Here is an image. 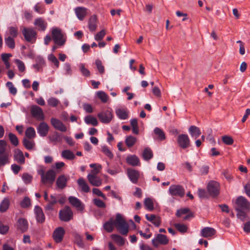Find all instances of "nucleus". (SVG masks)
<instances>
[{
    "instance_id": "34",
    "label": "nucleus",
    "mask_w": 250,
    "mask_h": 250,
    "mask_svg": "<svg viewBox=\"0 0 250 250\" xmlns=\"http://www.w3.org/2000/svg\"><path fill=\"white\" fill-rule=\"evenodd\" d=\"M84 120L85 123L87 125H91L93 126H97L98 125V122L97 119L91 115L85 116Z\"/></svg>"
},
{
    "instance_id": "18",
    "label": "nucleus",
    "mask_w": 250,
    "mask_h": 250,
    "mask_svg": "<svg viewBox=\"0 0 250 250\" xmlns=\"http://www.w3.org/2000/svg\"><path fill=\"white\" fill-rule=\"evenodd\" d=\"M37 130L41 136L44 137L47 135L48 132L49 126L45 122H42L39 124Z\"/></svg>"
},
{
    "instance_id": "63",
    "label": "nucleus",
    "mask_w": 250,
    "mask_h": 250,
    "mask_svg": "<svg viewBox=\"0 0 250 250\" xmlns=\"http://www.w3.org/2000/svg\"><path fill=\"white\" fill-rule=\"evenodd\" d=\"M93 202L94 204L99 208H104L105 207V203L99 199H94Z\"/></svg>"
},
{
    "instance_id": "40",
    "label": "nucleus",
    "mask_w": 250,
    "mask_h": 250,
    "mask_svg": "<svg viewBox=\"0 0 250 250\" xmlns=\"http://www.w3.org/2000/svg\"><path fill=\"white\" fill-rule=\"evenodd\" d=\"M10 205L9 200L5 198L1 202L0 204V212H5L9 208Z\"/></svg>"
},
{
    "instance_id": "30",
    "label": "nucleus",
    "mask_w": 250,
    "mask_h": 250,
    "mask_svg": "<svg viewBox=\"0 0 250 250\" xmlns=\"http://www.w3.org/2000/svg\"><path fill=\"white\" fill-rule=\"evenodd\" d=\"M48 204L45 207L46 210H52L54 209V205L57 203V197L55 195H51L50 199L48 201Z\"/></svg>"
},
{
    "instance_id": "14",
    "label": "nucleus",
    "mask_w": 250,
    "mask_h": 250,
    "mask_svg": "<svg viewBox=\"0 0 250 250\" xmlns=\"http://www.w3.org/2000/svg\"><path fill=\"white\" fill-rule=\"evenodd\" d=\"M177 142L180 146L183 149L187 148L190 146V140L187 134L179 135L177 138Z\"/></svg>"
},
{
    "instance_id": "42",
    "label": "nucleus",
    "mask_w": 250,
    "mask_h": 250,
    "mask_svg": "<svg viewBox=\"0 0 250 250\" xmlns=\"http://www.w3.org/2000/svg\"><path fill=\"white\" fill-rule=\"evenodd\" d=\"M26 138L28 139H33L36 137V132L32 127H28L25 132Z\"/></svg>"
},
{
    "instance_id": "23",
    "label": "nucleus",
    "mask_w": 250,
    "mask_h": 250,
    "mask_svg": "<svg viewBox=\"0 0 250 250\" xmlns=\"http://www.w3.org/2000/svg\"><path fill=\"white\" fill-rule=\"evenodd\" d=\"M89 182L93 186L99 187L102 185V180L97 175H87Z\"/></svg>"
},
{
    "instance_id": "35",
    "label": "nucleus",
    "mask_w": 250,
    "mask_h": 250,
    "mask_svg": "<svg viewBox=\"0 0 250 250\" xmlns=\"http://www.w3.org/2000/svg\"><path fill=\"white\" fill-rule=\"evenodd\" d=\"M89 166L93 169L91 170L90 173L88 175H92V176L97 175L100 172L102 168V166L100 164H91Z\"/></svg>"
},
{
    "instance_id": "59",
    "label": "nucleus",
    "mask_w": 250,
    "mask_h": 250,
    "mask_svg": "<svg viewBox=\"0 0 250 250\" xmlns=\"http://www.w3.org/2000/svg\"><path fill=\"white\" fill-rule=\"evenodd\" d=\"M237 211V216L241 221H244L247 217V212L246 210H236Z\"/></svg>"
},
{
    "instance_id": "37",
    "label": "nucleus",
    "mask_w": 250,
    "mask_h": 250,
    "mask_svg": "<svg viewBox=\"0 0 250 250\" xmlns=\"http://www.w3.org/2000/svg\"><path fill=\"white\" fill-rule=\"evenodd\" d=\"M61 156L62 158L71 160L75 158L74 154L70 150H64L62 152Z\"/></svg>"
},
{
    "instance_id": "58",
    "label": "nucleus",
    "mask_w": 250,
    "mask_h": 250,
    "mask_svg": "<svg viewBox=\"0 0 250 250\" xmlns=\"http://www.w3.org/2000/svg\"><path fill=\"white\" fill-rule=\"evenodd\" d=\"M40 62L39 63L35 64L33 67L37 71H39L42 69V67L45 64V61L42 59H39Z\"/></svg>"
},
{
    "instance_id": "57",
    "label": "nucleus",
    "mask_w": 250,
    "mask_h": 250,
    "mask_svg": "<svg viewBox=\"0 0 250 250\" xmlns=\"http://www.w3.org/2000/svg\"><path fill=\"white\" fill-rule=\"evenodd\" d=\"M32 178V176L27 173H24L22 175V179L26 184L30 183Z\"/></svg>"
},
{
    "instance_id": "33",
    "label": "nucleus",
    "mask_w": 250,
    "mask_h": 250,
    "mask_svg": "<svg viewBox=\"0 0 250 250\" xmlns=\"http://www.w3.org/2000/svg\"><path fill=\"white\" fill-rule=\"evenodd\" d=\"M97 27V17L95 15L92 16L88 21V28L91 31H94Z\"/></svg>"
},
{
    "instance_id": "36",
    "label": "nucleus",
    "mask_w": 250,
    "mask_h": 250,
    "mask_svg": "<svg viewBox=\"0 0 250 250\" xmlns=\"http://www.w3.org/2000/svg\"><path fill=\"white\" fill-rule=\"evenodd\" d=\"M137 139L132 135L128 136L125 140V143L128 147L133 146L137 142Z\"/></svg>"
},
{
    "instance_id": "64",
    "label": "nucleus",
    "mask_w": 250,
    "mask_h": 250,
    "mask_svg": "<svg viewBox=\"0 0 250 250\" xmlns=\"http://www.w3.org/2000/svg\"><path fill=\"white\" fill-rule=\"evenodd\" d=\"M189 212V209L188 208H182L177 211L176 215L177 217H181L183 214H186Z\"/></svg>"
},
{
    "instance_id": "52",
    "label": "nucleus",
    "mask_w": 250,
    "mask_h": 250,
    "mask_svg": "<svg viewBox=\"0 0 250 250\" xmlns=\"http://www.w3.org/2000/svg\"><path fill=\"white\" fill-rule=\"evenodd\" d=\"M101 151L103 153H104L106 156H107L110 159H112L113 157V154L109 150V149L107 147V146H102Z\"/></svg>"
},
{
    "instance_id": "62",
    "label": "nucleus",
    "mask_w": 250,
    "mask_h": 250,
    "mask_svg": "<svg viewBox=\"0 0 250 250\" xmlns=\"http://www.w3.org/2000/svg\"><path fill=\"white\" fill-rule=\"evenodd\" d=\"M48 60L52 62L57 67H59V62L54 55L50 54L48 56Z\"/></svg>"
},
{
    "instance_id": "16",
    "label": "nucleus",
    "mask_w": 250,
    "mask_h": 250,
    "mask_svg": "<svg viewBox=\"0 0 250 250\" xmlns=\"http://www.w3.org/2000/svg\"><path fill=\"white\" fill-rule=\"evenodd\" d=\"M127 175L130 181L133 183H137L138 179L140 177V173L138 170H135L134 169H128Z\"/></svg>"
},
{
    "instance_id": "29",
    "label": "nucleus",
    "mask_w": 250,
    "mask_h": 250,
    "mask_svg": "<svg viewBox=\"0 0 250 250\" xmlns=\"http://www.w3.org/2000/svg\"><path fill=\"white\" fill-rule=\"evenodd\" d=\"M34 24L38 27L39 30L44 31L47 27V23L42 18H38L35 20Z\"/></svg>"
},
{
    "instance_id": "54",
    "label": "nucleus",
    "mask_w": 250,
    "mask_h": 250,
    "mask_svg": "<svg viewBox=\"0 0 250 250\" xmlns=\"http://www.w3.org/2000/svg\"><path fill=\"white\" fill-rule=\"evenodd\" d=\"M144 204H145V206H146V208L147 209H148L149 210H152L153 209V208H154L153 203L152 200L150 198H146L145 200Z\"/></svg>"
},
{
    "instance_id": "24",
    "label": "nucleus",
    "mask_w": 250,
    "mask_h": 250,
    "mask_svg": "<svg viewBox=\"0 0 250 250\" xmlns=\"http://www.w3.org/2000/svg\"><path fill=\"white\" fill-rule=\"evenodd\" d=\"M115 113L117 117L121 120L127 119L128 117L129 111L126 108H119L116 110Z\"/></svg>"
},
{
    "instance_id": "53",
    "label": "nucleus",
    "mask_w": 250,
    "mask_h": 250,
    "mask_svg": "<svg viewBox=\"0 0 250 250\" xmlns=\"http://www.w3.org/2000/svg\"><path fill=\"white\" fill-rule=\"evenodd\" d=\"M6 86L8 88L9 92L13 95H15L17 94V88L14 86L13 83L11 82H8L6 83Z\"/></svg>"
},
{
    "instance_id": "60",
    "label": "nucleus",
    "mask_w": 250,
    "mask_h": 250,
    "mask_svg": "<svg viewBox=\"0 0 250 250\" xmlns=\"http://www.w3.org/2000/svg\"><path fill=\"white\" fill-rule=\"evenodd\" d=\"M223 142L227 145H231L233 143L232 138L229 136H224L222 137Z\"/></svg>"
},
{
    "instance_id": "6",
    "label": "nucleus",
    "mask_w": 250,
    "mask_h": 250,
    "mask_svg": "<svg viewBox=\"0 0 250 250\" xmlns=\"http://www.w3.org/2000/svg\"><path fill=\"white\" fill-rule=\"evenodd\" d=\"M22 33L25 40L29 42H35L37 39V32L33 28L24 27L22 30Z\"/></svg>"
},
{
    "instance_id": "31",
    "label": "nucleus",
    "mask_w": 250,
    "mask_h": 250,
    "mask_svg": "<svg viewBox=\"0 0 250 250\" xmlns=\"http://www.w3.org/2000/svg\"><path fill=\"white\" fill-rule=\"evenodd\" d=\"M77 183L83 191L84 192H88L89 191L90 188L83 178H79L77 180Z\"/></svg>"
},
{
    "instance_id": "28",
    "label": "nucleus",
    "mask_w": 250,
    "mask_h": 250,
    "mask_svg": "<svg viewBox=\"0 0 250 250\" xmlns=\"http://www.w3.org/2000/svg\"><path fill=\"white\" fill-rule=\"evenodd\" d=\"M146 219L153 223L156 227H159L161 224V220L159 217L154 214H146Z\"/></svg>"
},
{
    "instance_id": "12",
    "label": "nucleus",
    "mask_w": 250,
    "mask_h": 250,
    "mask_svg": "<svg viewBox=\"0 0 250 250\" xmlns=\"http://www.w3.org/2000/svg\"><path fill=\"white\" fill-rule=\"evenodd\" d=\"M31 113L32 116L38 120H43L44 119V116L42 109L36 105L31 106Z\"/></svg>"
},
{
    "instance_id": "48",
    "label": "nucleus",
    "mask_w": 250,
    "mask_h": 250,
    "mask_svg": "<svg viewBox=\"0 0 250 250\" xmlns=\"http://www.w3.org/2000/svg\"><path fill=\"white\" fill-rule=\"evenodd\" d=\"M74 237L75 239V242L77 244V245L80 248H83L84 247V244L83 242L82 236L78 233H75Z\"/></svg>"
},
{
    "instance_id": "11",
    "label": "nucleus",
    "mask_w": 250,
    "mask_h": 250,
    "mask_svg": "<svg viewBox=\"0 0 250 250\" xmlns=\"http://www.w3.org/2000/svg\"><path fill=\"white\" fill-rule=\"evenodd\" d=\"M168 239L167 236L162 234H158L152 240V243L154 247H157L159 245H166L168 243Z\"/></svg>"
},
{
    "instance_id": "51",
    "label": "nucleus",
    "mask_w": 250,
    "mask_h": 250,
    "mask_svg": "<svg viewBox=\"0 0 250 250\" xmlns=\"http://www.w3.org/2000/svg\"><path fill=\"white\" fill-rule=\"evenodd\" d=\"M9 140L11 144L14 146H17L19 145V140L17 137L13 133H10L8 134Z\"/></svg>"
},
{
    "instance_id": "32",
    "label": "nucleus",
    "mask_w": 250,
    "mask_h": 250,
    "mask_svg": "<svg viewBox=\"0 0 250 250\" xmlns=\"http://www.w3.org/2000/svg\"><path fill=\"white\" fill-rule=\"evenodd\" d=\"M188 131L191 136L194 137L195 139L198 138L201 133L199 128L195 125L190 126Z\"/></svg>"
},
{
    "instance_id": "56",
    "label": "nucleus",
    "mask_w": 250,
    "mask_h": 250,
    "mask_svg": "<svg viewBox=\"0 0 250 250\" xmlns=\"http://www.w3.org/2000/svg\"><path fill=\"white\" fill-rule=\"evenodd\" d=\"M98 97L103 103H106L108 100V96L105 92L103 91H99L97 93Z\"/></svg>"
},
{
    "instance_id": "26",
    "label": "nucleus",
    "mask_w": 250,
    "mask_h": 250,
    "mask_svg": "<svg viewBox=\"0 0 250 250\" xmlns=\"http://www.w3.org/2000/svg\"><path fill=\"white\" fill-rule=\"evenodd\" d=\"M18 228L22 232H25L28 228L27 221L24 218H20L18 221Z\"/></svg>"
},
{
    "instance_id": "27",
    "label": "nucleus",
    "mask_w": 250,
    "mask_h": 250,
    "mask_svg": "<svg viewBox=\"0 0 250 250\" xmlns=\"http://www.w3.org/2000/svg\"><path fill=\"white\" fill-rule=\"evenodd\" d=\"M126 160L127 164L132 166H137L140 164L139 158L135 155L127 156Z\"/></svg>"
},
{
    "instance_id": "38",
    "label": "nucleus",
    "mask_w": 250,
    "mask_h": 250,
    "mask_svg": "<svg viewBox=\"0 0 250 250\" xmlns=\"http://www.w3.org/2000/svg\"><path fill=\"white\" fill-rule=\"evenodd\" d=\"M62 137L57 132H55L52 135L48 136V139L51 143H61Z\"/></svg>"
},
{
    "instance_id": "44",
    "label": "nucleus",
    "mask_w": 250,
    "mask_h": 250,
    "mask_svg": "<svg viewBox=\"0 0 250 250\" xmlns=\"http://www.w3.org/2000/svg\"><path fill=\"white\" fill-rule=\"evenodd\" d=\"M112 239L117 243V244L120 246H122L125 244V239L120 236V235L117 234H112L111 236Z\"/></svg>"
},
{
    "instance_id": "43",
    "label": "nucleus",
    "mask_w": 250,
    "mask_h": 250,
    "mask_svg": "<svg viewBox=\"0 0 250 250\" xmlns=\"http://www.w3.org/2000/svg\"><path fill=\"white\" fill-rule=\"evenodd\" d=\"M155 134L157 136V139L160 141L164 140L166 139L164 132L160 128L156 127L154 130Z\"/></svg>"
},
{
    "instance_id": "22",
    "label": "nucleus",
    "mask_w": 250,
    "mask_h": 250,
    "mask_svg": "<svg viewBox=\"0 0 250 250\" xmlns=\"http://www.w3.org/2000/svg\"><path fill=\"white\" fill-rule=\"evenodd\" d=\"M69 203L75 208L79 210H82L83 206L81 201L77 198L74 196H70L68 198Z\"/></svg>"
},
{
    "instance_id": "8",
    "label": "nucleus",
    "mask_w": 250,
    "mask_h": 250,
    "mask_svg": "<svg viewBox=\"0 0 250 250\" xmlns=\"http://www.w3.org/2000/svg\"><path fill=\"white\" fill-rule=\"evenodd\" d=\"M169 193L172 196L183 197L185 195V189L183 187L178 185H171L168 189Z\"/></svg>"
},
{
    "instance_id": "13",
    "label": "nucleus",
    "mask_w": 250,
    "mask_h": 250,
    "mask_svg": "<svg viewBox=\"0 0 250 250\" xmlns=\"http://www.w3.org/2000/svg\"><path fill=\"white\" fill-rule=\"evenodd\" d=\"M65 230L62 227H60L56 228L53 233V238L55 242L59 243L61 242L63 238Z\"/></svg>"
},
{
    "instance_id": "2",
    "label": "nucleus",
    "mask_w": 250,
    "mask_h": 250,
    "mask_svg": "<svg viewBox=\"0 0 250 250\" xmlns=\"http://www.w3.org/2000/svg\"><path fill=\"white\" fill-rule=\"evenodd\" d=\"M38 173L41 175V182L43 184H52L55 181L56 173L53 169H49L46 173L43 170H40Z\"/></svg>"
},
{
    "instance_id": "5",
    "label": "nucleus",
    "mask_w": 250,
    "mask_h": 250,
    "mask_svg": "<svg viewBox=\"0 0 250 250\" xmlns=\"http://www.w3.org/2000/svg\"><path fill=\"white\" fill-rule=\"evenodd\" d=\"M52 39L55 44L62 46L65 42V39L62 31L58 28H53L52 29Z\"/></svg>"
},
{
    "instance_id": "49",
    "label": "nucleus",
    "mask_w": 250,
    "mask_h": 250,
    "mask_svg": "<svg viewBox=\"0 0 250 250\" xmlns=\"http://www.w3.org/2000/svg\"><path fill=\"white\" fill-rule=\"evenodd\" d=\"M48 104L52 107H55L60 104V101L56 98L51 97L47 100Z\"/></svg>"
},
{
    "instance_id": "10",
    "label": "nucleus",
    "mask_w": 250,
    "mask_h": 250,
    "mask_svg": "<svg viewBox=\"0 0 250 250\" xmlns=\"http://www.w3.org/2000/svg\"><path fill=\"white\" fill-rule=\"evenodd\" d=\"M97 116L100 121L104 124L110 123L113 118L112 113L110 110L102 111L98 114Z\"/></svg>"
},
{
    "instance_id": "61",
    "label": "nucleus",
    "mask_w": 250,
    "mask_h": 250,
    "mask_svg": "<svg viewBox=\"0 0 250 250\" xmlns=\"http://www.w3.org/2000/svg\"><path fill=\"white\" fill-rule=\"evenodd\" d=\"M80 70L82 74L86 77H88L90 75V71L84 67V64H80Z\"/></svg>"
},
{
    "instance_id": "3",
    "label": "nucleus",
    "mask_w": 250,
    "mask_h": 250,
    "mask_svg": "<svg viewBox=\"0 0 250 250\" xmlns=\"http://www.w3.org/2000/svg\"><path fill=\"white\" fill-rule=\"evenodd\" d=\"M7 143L3 140H0V167L9 163V154L7 152Z\"/></svg>"
},
{
    "instance_id": "19",
    "label": "nucleus",
    "mask_w": 250,
    "mask_h": 250,
    "mask_svg": "<svg viewBox=\"0 0 250 250\" xmlns=\"http://www.w3.org/2000/svg\"><path fill=\"white\" fill-rule=\"evenodd\" d=\"M36 218L38 223H42L45 221V216L43 211L39 206H36L34 209Z\"/></svg>"
},
{
    "instance_id": "20",
    "label": "nucleus",
    "mask_w": 250,
    "mask_h": 250,
    "mask_svg": "<svg viewBox=\"0 0 250 250\" xmlns=\"http://www.w3.org/2000/svg\"><path fill=\"white\" fill-rule=\"evenodd\" d=\"M14 159L18 163L22 165L25 163V158L22 152L19 149L14 150Z\"/></svg>"
},
{
    "instance_id": "7",
    "label": "nucleus",
    "mask_w": 250,
    "mask_h": 250,
    "mask_svg": "<svg viewBox=\"0 0 250 250\" xmlns=\"http://www.w3.org/2000/svg\"><path fill=\"white\" fill-rule=\"evenodd\" d=\"M59 217L61 220L64 222H68L73 218V212L71 209L68 206H65L59 212Z\"/></svg>"
},
{
    "instance_id": "4",
    "label": "nucleus",
    "mask_w": 250,
    "mask_h": 250,
    "mask_svg": "<svg viewBox=\"0 0 250 250\" xmlns=\"http://www.w3.org/2000/svg\"><path fill=\"white\" fill-rule=\"evenodd\" d=\"M236 210H250V202L245 197L239 196L235 201L234 206Z\"/></svg>"
},
{
    "instance_id": "46",
    "label": "nucleus",
    "mask_w": 250,
    "mask_h": 250,
    "mask_svg": "<svg viewBox=\"0 0 250 250\" xmlns=\"http://www.w3.org/2000/svg\"><path fill=\"white\" fill-rule=\"evenodd\" d=\"M9 33H6V36H10L12 38H16L18 34V29L17 27L11 26L8 28Z\"/></svg>"
},
{
    "instance_id": "50",
    "label": "nucleus",
    "mask_w": 250,
    "mask_h": 250,
    "mask_svg": "<svg viewBox=\"0 0 250 250\" xmlns=\"http://www.w3.org/2000/svg\"><path fill=\"white\" fill-rule=\"evenodd\" d=\"M174 226L179 231H180L181 233H185L187 232L188 230V227L185 224L176 223L174 224Z\"/></svg>"
},
{
    "instance_id": "41",
    "label": "nucleus",
    "mask_w": 250,
    "mask_h": 250,
    "mask_svg": "<svg viewBox=\"0 0 250 250\" xmlns=\"http://www.w3.org/2000/svg\"><path fill=\"white\" fill-rule=\"evenodd\" d=\"M5 44L10 48L14 49L15 47V43L14 38L10 36H6L4 38Z\"/></svg>"
},
{
    "instance_id": "1",
    "label": "nucleus",
    "mask_w": 250,
    "mask_h": 250,
    "mask_svg": "<svg viewBox=\"0 0 250 250\" xmlns=\"http://www.w3.org/2000/svg\"><path fill=\"white\" fill-rule=\"evenodd\" d=\"M115 226L123 235H126L128 232V225L120 214H117L115 220L112 219L106 222L104 229L108 232H111Z\"/></svg>"
},
{
    "instance_id": "21",
    "label": "nucleus",
    "mask_w": 250,
    "mask_h": 250,
    "mask_svg": "<svg viewBox=\"0 0 250 250\" xmlns=\"http://www.w3.org/2000/svg\"><path fill=\"white\" fill-rule=\"evenodd\" d=\"M216 233V230L210 227H205L201 231V235L202 237L208 238L212 237Z\"/></svg>"
},
{
    "instance_id": "25",
    "label": "nucleus",
    "mask_w": 250,
    "mask_h": 250,
    "mask_svg": "<svg viewBox=\"0 0 250 250\" xmlns=\"http://www.w3.org/2000/svg\"><path fill=\"white\" fill-rule=\"evenodd\" d=\"M75 12L80 20H83L87 14V9L83 7H78L75 9Z\"/></svg>"
},
{
    "instance_id": "17",
    "label": "nucleus",
    "mask_w": 250,
    "mask_h": 250,
    "mask_svg": "<svg viewBox=\"0 0 250 250\" xmlns=\"http://www.w3.org/2000/svg\"><path fill=\"white\" fill-rule=\"evenodd\" d=\"M69 179V176L64 175H60L56 181L57 187L60 189H63L66 186L67 182Z\"/></svg>"
},
{
    "instance_id": "47",
    "label": "nucleus",
    "mask_w": 250,
    "mask_h": 250,
    "mask_svg": "<svg viewBox=\"0 0 250 250\" xmlns=\"http://www.w3.org/2000/svg\"><path fill=\"white\" fill-rule=\"evenodd\" d=\"M143 156L145 160H149L153 157V153L149 148H146L144 149Z\"/></svg>"
},
{
    "instance_id": "15",
    "label": "nucleus",
    "mask_w": 250,
    "mask_h": 250,
    "mask_svg": "<svg viewBox=\"0 0 250 250\" xmlns=\"http://www.w3.org/2000/svg\"><path fill=\"white\" fill-rule=\"evenodd\" d=\"M50 122L55 129L62 132H66L67 131L66 126L59 119L52 118L50 119Z\"/></svg>"
},
{
    "instance_id": "45",
    "label": "nucleus",
    "mask_w": 250,
    "mask_h": 250,
    "mask_svg": "<svg viewBox=\"0 0 250 250\" xmlns=\"http://www.w3.org/2000/svg\"><path fill=\"white\" fill-rule=\"evenodd\" d=\"M130 124L132 127L133 133L135 134H138L139 132V129L137 120L136 119L131 120Z\"/></svg>"
},
{
    "instance_id": "39",
    "label": "nucleus",
    "mask_w": 250,
    "mask_h": 250,
    "mask_svg": "<svg viewBox=\"0 0 250 250\" xmlns=\"http://www.w3.org/2000/svg\"><path fill=\"white\" fill-rule=\"evenodd\" d=\"M27 138H23V145L28 150H32L34 148L35 144L33 140H30Z\"/></svg>"
},
{
    "instance_id": "55",
    "label": "nucleus",
    "mask_w": 250,
    "mask_h": 250,
    "mask_svg": "<svg viewBox=\"0 0 250 250\" xmlns=\"http://www.w3.org/2000/svg\"><path fill=\"white\" fill-rule=\"evenodd\" d=\"M95 64L99 73L101 74H103L104 72V67L102 64V61L99 59L96 60L95 61Z\"/></svg>"
},
{
    "instance_id": "9",
    "label": "nucleus",
    "mask_w": 250,
    "mask_h": 250,
    "mask_svg": "<svg viewBox=\"0 0 250 250\" xmlns=\"http://www.w3.org/2000/svg\"><path fill=\"white\" fill-rule=\"evenodd\" d=\"M207 189L210 196H217L220 192L219 184L216 181H211L208 183Z\"/></svg>"
}]
</instances>
